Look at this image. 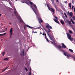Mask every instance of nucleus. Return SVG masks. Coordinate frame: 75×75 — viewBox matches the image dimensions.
<instances>
[{"label":"nucleus","mask_w":75,"mask_h":75,"mask_svg":"<svg viewBox=\"0 0 75 75\" xmlns=\"http://www.w3.org/2000/svg\"><path fill=\"white\" fill-rule=\"evenodd\" d=\"M25 26L27 27H28V28H33V27H31L28 25H26Z\"/></svg>","instance_id":"17"},{"label":"nucleus","mask_w":75,"mask_h":75,"mask_svg":"<svg viewBox=\"0 0 75 75\" xmlns=\"http://www.w3.org/2000/svg\"><path fill=\"white\" fill-rule=\"evenodd\" d=\"M49 28H50V29H52V27H51V26H50V25L49 26Z\"/></svg>","instance_id":"34"},{"label":"nucleus","mask_w":75,"mask_h":75,"mask_svg":"<svg viewBox=\"0 0 75 75\" xmlns=\"http://www.w3.org/2000/svg\"><path fill=\"white\" fill-rule=\"evenodd\" d=\"M25 70H26V71H28V69H27L26 68H25Z\"/></svg>","instance_id":"39"},{"label":"nucleus","mask_w":75,"mask_h":75,"mask_svg":"<svg viewBox=\"0 0 75 75\" xmlns=\"http://www.w3.org/2000/svg\"><path fill=\"white\" fill-rule=\"evenodd\" d=\"M24 1H25V3H26V4H28L29 2H28V1H27L25 0Z\"/></svg>","instance_id":"20"},{"label":"nucleus","mask_w":75,"mask_h":75,"mask_svg":"<svg viewBox=\"0 0 75 75\" xmlns=\"http://www.w3.org/2000/svg\"><path fill=\"white\" fill-rule=\"evenodd\" d=\"M69 7H70V8L71 9V3H69Z\"/></svg>","instance_id":"18"},{"label":"nucleus","mask_w":75,"mask_h":75,"mask_svg":"<svg viewBox=\"0 0 75 75\" xmlns=\"http://www.w3.org/2000/svg\"><path fill=\"white\" fill-rule=\"evenodd\" d=\"M21 56H22V55L21 54Z\"/></svg>","instance_id":"63"},{"label":"nucleus","mask_w":75,"mask_h":75,"mask_svg":"<svg viewBox=\"0 0 75 75\" xmlns=\"http://www.w3.org/2000/svg\"><path fill=\"white\" fill-rule=\"evenodd\" d=\"M62 48H65L67 47V46H65V45H64V43H62Z\"/></svg>","instance_id":"7"},{"label":"nucleus","mask_w":75,"mask_h":75,"mask_svg":"<svg viewBox=\"0 0 75 75\" xmlns=\"http://www.w3.org/2000/svg\"><path fill=\"white\" fill-rule=\"evenodd\" d=\"M51 44H53V42H51Z\"/></svg>","instance_id":"56"},{"label":"nucleus","mask_w":75,"mask_h":75,"mask_svg":"<svg viewBox=\"0 0 75 75\" xmlns=\"http://www.w3.org/2000/svg\"><path fill=\"white\" fill-rule=\"evenodd\" d=\"M42 35H44H44H46V34L45 33H42Z\"/></svg>","instance_id":"29"},{"label":"nucleus","mask_w":75,"mask_h":75,"mask_svg":"<svg viewBox=\"0 0 75 75\" xmlns=\"http://www.w3.org/2000/svg\"><path fill=\"white\" fill-rule=\"evenodd\" d=\"M29 3L31 4V6H34V7H35V9H36V10H37V6H36V5H35V4H33L32 2L31 1H29Z\"/></svg>","instance_id":"5"},{"label":"nucleus","mask_w":75,"mask_h":75,"mask_svg":"<svg viewBox=\"0 0 75 75\" xmlns=\"http://www.w3.org/2000/svg\"><path fill=\"white\" fill-rule=\"evenodd\" d=\"M4 54H5V52H4L2 53L3 56H4Z\"/></svg>","instance_id":"35"},{"label":"nucleus","mask_w":75,"mask_h":75,"mask_svg":"<svg viewBox=\"0 0 75 75\" xmlns=\"http://www.w3.org/2000/svg\"><path fill=\"white\" fill-rule=\"evenodd\" d=\"M48 35V36L50 37V38L51 40H52L54 42H55V40L53 39V36H52L51 35V34L50 33H47Z\"/></svg>","instance_id":"2"},{"label":"nucleus","mask_w":75,"mask_h":75,"mask_svg":"<svg viewBox=\"0 0 75 75\" xmlns=\"http://www.w3.org/2000/svg\"><path fill=\"white\" fill-rule=\"evenodd\" d=\"M32 33H37V32H32Z\"/></svg>","instance_id":"45"},{"label":"nucleus","mask_w":75,"mask_h":75,"mask_svg":"<svg viewBox=\"0 0 75 75\" xmlns=\"http://www.w3.org/2000/svg\"><path fill=\"white\" fill-rule=\"evenodd\" d=\"M74 8V6H72V8L71 9H73Z\"/></svg>","instance_id":"46"},{"label":"nucleus","mask_w":75,"mask_h":75,"mask_svg":"<svg viewBox=\"0 0 75 75\" xmlns=\"http://www.w3.org/2000/svg\"><path fill=\"white\" fill-rule=\"evenodd\" d=\"M64 14L66 18H68V16H67V15L66 14V13H64Z\"/></svg>","instance_id":"26"},{"label":"nucleus","mask_w":75,"mask_h":75,"mask_svg":"<svg viewBox=\"0 0 75 75\" xmlns=\"http://www.w3.org/2000/svg\"><path fill=\"white\" fill-rule=\"evenodd\" d=\"M1 16V14H0V16Z\"/></svg>","instance_id":"57"},{"label":"nucleus","mask_w":75,"mask_h":75,"mask_svg":"<svg viewBox=\"0 0 75 75\" xmlns=\"http://www.w3.org/2000/svg\"><path fill=\"white\" fill-rule=\"evenodd\" d=\"M56 3H58V0H56Z\"/></svg>","instance_id":"43"},{"label":"nucleus","mask_w":75,"mask_h":75,"mask_svg":"<svg viewBox=\"0 0 75 75\" xmlns=\"http://www.w3.org/2000/svg\"><path fill=\"white\" fill-rule=\"evenodd\" d=\"M67 2V1H66L64 3H66Z\"/></svg>","instance_id":"52"},{"label":"nucleus","mask_w":75,"mask_h":75,"mask_svg":"<svg viewBox=\"0 0 75 75\" xmlns=\"http://www.w3.org/2000/svg\"><path fill=\"white\" fill-rule=\"evenodd\" d=\"M45 39H47V35H45Z\"/></svg>","instance_id":"41"},{"label":"nucleus","mask_w":75,"mask_h":75,"mask_svg":"<svg viewBox=\"0 0 75 75\" xmlns=\"http://www.w3.org/2000/svg\"><path fill=\"white\" fill-rule=\"evenodd\" d=\"M7 28H6V30H7Z\"/></svg>","instance_id":"62"},{"label":"nucleus","mask_w":75,"mask_h":75,"mask_svg":"<svg viewBox=\"0 0 75 75\" xmlns=\"http://www.w3.org/2000/svg\"><path fill=\"white\" fill-rule=\"evenodd\" d=\"M54 21L56 22V23H58V24H59V22L58 21L57 19H54Z\"/></svg>","instance_id":"13"},{"label":"nucleus","mask_w":75,"mask_h":75,"mask_svg":"<svg viewBox=\"0 0 75 75\" xmlns=\"http://www.w3.org/2000/svg\"><path fill=\"white\" fill-rule=\"evenodd\" d=\"M74 11L75 12V8H74Z\"/></svg>","instance_id":"49"},{"label":"nucleus","mask_w":75,"mask_h":75,"mask_svg":"<svg viewBox=\"0 0 75 75\" xmlns=\"http://www.w3.org/2000/svg\"><path fill=\"white\" fill-rule=\"evenodd\" d=\"M8 68V67H6V68H5V69H4L3 70V72H4V71H5V70H6V69H7Z\"/></svg>","instance_id":"24"},{"label":"nucleus","mask_w":75,"mask_h":75,"mask_svg":"<svg viewBox=\"0 0 75 75\" xmlns=\"http://www.w3.org/2000/svg\"><path fill=\"white\" fill-rule=\"evenodd\" d=\"M54 17L55 18H56V19H57V20H58V18H57V16H55Z\"/></svg>","instance_id":"44"},{"label":"nucleus","mask_w":75,"mask_h":75,"mask_svg":"<svg viewBox=\"0 0 75 75\" xmlns=\"http://www.w3.org/2000/svg\"><path fill=\"white\" fill-rule=\"evenodd\" d=\"M39 23L40 24V25H41V22H40V21H39Z\"/></svg>","instance_id":"48"},{"label":"nucleus","mask_w":75,"mask_h":75,"mask_svg":"<svg viewBox=\"0 0 75 75\" xmlns=\"http://www.w3.org/2000/svg\"><path fill=\"white\" fill-rule=\"evenodd\" d=\"M22 52L23 53L22 54L23 55V56H24V50H23Z\"/></svg>","instance_id":"33"},{"label":"nucleus","mask_w":75,"mask_h":75,"mask_svg":"<svg viewBox=\"0 0 75 75\" xmlns=\"http://www.w3.org/2000/svg\"><path fill=\"white\" fill-rule=\"evenodd\" d=\"M71 57V58H74V57H74L73 56H72L71 55V57Z\"/></svg>","instance_id":"36"},{"label":"nucleus","mask_w":75,"mask_h":75,"mask_svg":"<svg viewBox=\"0 0 75 75\" xmlns=\"http://www.w3.org/2000/svg\"><path fill=\"white\" fill-rule=\"evenodd\" d=\"M36 15H37V16L38 17V20L39 21H40V22H41V23H42L43 21H42V19H41L40 18H39V17H38V14L37 13V14H36Z\"/></svg>","instance_id":"6"},{"label":"nucleus","mask_w":75,"mask_h":75,"mask_svg":"<svg viewBox=\"0 0 75 75\" xmlns=\"http://www.w3.org/2000/svg\"><path fill=\"white\" fill-rule=\"evenodd\" d=\"M72 3L73 4H74V2H72Z\"/></svg>","instance_id":"61"},{"label":"nucleus","mask_w":75,"mask_h":75,"mask_svg":"<svg viewBox=\"0 0 75 75\" xmlns=\"http://www.w3.org/2000/svg\"><path fill=\"white\" fill-rule=\"evenodd\" d=\"M67 35L68 36V37L69 39L71 40V41H73L74 40V39L71 38V35L69 34V33L67 34Z\"/></svg>","instance_id":"3"},{"label":"nucleus","mask_w":75,"mask_h":75,"mask_svg":"<svg viewBox=\"0 0 75 75\" xmlns=\"http://www.w3.org/2000/svg\"><path fill=\"white\" fill-rule=\"evenodd\" d=\"M50 25L48 23L47 24V25L46 26V28H49L50 27Z\"/></svg>","instance_id":"16"},{"label":"nucleus","mask_w":75,"mask_h":75,"mask_svg":"<svg viewBox=\"0 0 75 75\" xmlns=\"http://www.w3.org/2000/svg\"><path fill=\"white\" fill-rule=\"evenodd\" d=\"M13 35V34H10V38H11V36Z\"/></svg>","instance_id":"38"},{"label":"nucleus","mask_w":75,"mask_h":75,"mask_svg":"<svg viewBox=\"0 0 75 75\" xmlns=\"http://www.w3.org/2000/svg\"><path fill=\"white\" fill-rule=\"evenodd\" d=\"M26 63H27V60L26 59Z\"/></svg>","instance_id":"59"},{"label":"nucleus","mask_w":75,"mask_h":75,"mask_svg":"<svg viewBox=\"0 0 75 75\" xmlns=\"http://www.w3.org/2000/svg\"><path fill=\"white\" fill-rule=\"evenodd\" d=\"M68 14H69V16H70L71 17H72V16H73V14H72V12H70V13H69V11H68Z\"/></svg>","instance_id":"8"},{"label":"nucleus","mask_w":75,"mask_h":75,"mask_svg":"<svg viewBox=\"0 0 75 75\" xmlns=\"http://www.w3.org/2000/svg\"><path fill=\"white\" fill-rule=\"evenodd\" d=\"M9 23V24H11V23Z\"/></svg>","instance_id":"58"},{"label":"nucleus","mask_w":75,"mask_h":75,"mask_svg":"<svg viewBox=\"0 0 75 75\" xmlns=\"http://www.w3.org/2000/svg\"><path fill=\"white\" fill-rule=\"evenodd\" d=\"M4 60H6V61H8V58H6L4 59Z\"/></svg>","instance_id":"25"},{"label":"nucleus","mask_w":75,"mask_h":75,"mask_svg":"<svg viewBox=\"0 0 75 75\" xmlns=\"http://www.w3.org/2000/svg\"><path fill=\"white\" fill-rule=\"evenodd\" d=\"M71 21L72 23L73 24H75V22H74V21H73V20H72V19H71Z\"/></svg>","instance_id":"21"},{"label":"nucleus","mask_w":75,"mask_h":75,"mask_svg":"<svg viewBox=\"0 0 75 75\" xmlns=\"http://www.w3.org/2000/svg\"><path fill=\"white\" fill-rule=\"evenodd\" d=\"M16 1H17V0H16Z\"/></svg>","instance_id":"64"},{"label":"nucleus","mask_w":75,"mask_h":75,"mask_svg":"<svg viewBox=\"0 0 75 75\" xmlns=\"http://www.w3.org/2000/svg\"><path fill=\"white\" fill-rule=\"evenodd\" d=\"M40 34H42V33H41V32H40Z\"/></svg>","instance_id":"51"},{"label":"nucleus","mask_w":75,"mask_h":75,"mask_svg":"<svg viewBox=\"0 0 75 75\" xmlns=\"http://www.w3.org/2000/svg\"><path fill=\"white\" fill-rule=\"evenodd\" d=\"M31 67L30 68V72L29 73L28 75H31Z\"/></svg>","instance_id":"19"},{"label":"nucleus","mask_w":75,"mask_h":75,"mask_svg":"<svg viewBox=\"0 0 75 75\" xmlns=\"http://www.w3.org/2000/svg\"><path fill=\"white\" fill-rule=\"evenodd\" d=\"M51 1H54V0H50Z\"/></svg>","instance_id":"54"},{"label":"nucleus","mask_w":75,"mask_h":75,"mask_svg":"<svg viewBox=\"0 0 75 75\" xmlns=\"http://www.w3.org/2000/svg\"><path fill=\"white\" fill-rule=\"evenodd\" d=\"M48 32H49V33H50V32H51V30L49 28H48Z\"/></svg>","instance_id":"31"},{"label":"nucleus","mask_w":75,"mask_h":75,"mask_svg":"<svg viewBox=\"0 0 75 75\" xmlns=\"http://www.w3.org/2000/svg\"><path fill=\"white\" fill-rule=\"evenodd\" d=\"M71 54H67V58H69L70 57H71Z\"/></svg>","instance_id":"12"},{"label":"nucleus","mask_w":75,"mask_h":75,"mask_svg":"<svg viewBox=\"0 0 75 75\" xmlns=\"http://www.w3.org/2000/svg\"><path fill=\"white\" fill-rule=\"evenodd\" d=\"M0 36H2V34H0Z\"/></svg>","instance_id":"50"},{"label":"nucleus","mask_w":75,"mask_h":75,"mask_svg":"<svg viewBox=\"0 0 75 75\" xmlns=\"http://www.w3.org/2000/svg\"><path fill=\"white\" fill-rule=\"evenodd\" d=\"M47 6L49 10H50V9H51L52 12L53 14H54V9H53V8H51V7L50 6L49 4H47Z\"/></svg>","instance_id":"1"},{"label":"nucleus","mask_w":75,"mask_h":75,"mask_svg":"<svg viewBox=\"0 0 75 75\" xmlns=\"http://www.w3.org/2000/svg\"><path fill=\"white\" fill-rule=\"evenodd\" d=\"M46 40L47 42H50V41H49V40H48V38L46 39Z\"/></svg>","instance_id":"32"},{"label":"nucleus","mask_w":75,"mask_h":75,"mask_svg":"<svg viewBox=\"0 0 75 75\" xmlns=\"http://www.w3.org/2000/svg\"><path fill=\"white\" fill-rule=\"evenodd\" d=\"M27 0V1H30V0Z\"/></svg>","instance_id":"60"},{"label":"nucleus","mask_w":75,"mask_h":75,"mask_svg":"<svg viewBox=\"0 0 75 75\" xmlns=\"http://www.w3.org/2000/svg\"><path fill=\"white\" fill-rule=\"evenodd\" d=\"M54 44L56 45L55 46L58 48V47H59V48H61V45H59L58 46L57 45V44H56V43H54Z\"/></svg>","instance_id":"9"},{"label":"nucleus","mask_w":75,"mask_h":75,"mask_svg":"<svg viewBox=\"0 0 75 75\" xmlns=\"http://www.w3.org/2000/svg\"><path fill=\"white\" fill-rule=\"evenodd\" d=\"M33 5H31V6H30V7H31V8H32V9L33 10V11H34L35 13V14H37V12L38 13V12L37 11H38V9H37V10L36 9V10L34 8H33V6H32Z\"/></svg>","instance_id":"4"},{"label":"nucleus","mask_w":75,"mask_h":75,"mask_svg":"<svg viewBox=\"0 0 75 75\" xmlns=\"http://www.w3.org/2000/svg\"><path fill=\"white\" fill-rule=\"evenodd\" d=\"M61 51H62V52H65V53H67V52H64V50H61Z\"/></svg>","instance_id":"40"},{"label":"nucleus","mask_w":75,"mask_h":75,"mask_svg":"<svg viewBox=\"0 0 75 75\" xmlns=\"http://www.w3.org/2000/svg\"><path fill=\"white\" fill-rule=\"evenodd\" d=\"M43 29L44 30H45V31H46V32L47 33H48V31H47V30H46V29H45V28H44V27H43Z\"/></svg>","instance_id":"15"},{"label":"nucleus","mask_w":75,"mask_h":75,"mask_svg":"<svg viewBox=\"0 0 75 75\" xmlns=\"http://www.w3.org/2000/svg\"><path fill=\"white\" fill-rule=\"evenodd\" d=\"M21 3H24V1H21Z\"/></svg>","instance_id":"47"},{"label":"nucleus","mask_w":75,"mask_h":75,"mask_svg":"<svg viewBox=\"0 0 75 75\" xmlns=\"http://www.w3.org/2000/svg\"><path fill=\"white\" fill-rule=\"evenodd\" d=\"M52 2L53 5H54L56 9H57V7H56V5L55 4V3H54V1H52Z\"/></svg>","instance_id":"10"},{"label":"nucleus","mask_w":75,"mask_h":75,"mask_svg":"<svg viewBox=\"0 0 75 75\" xmlns=\"http://www.w3.org/2000/svg\"><path fill=\"white\" fill-rule=\"evenodd\" d=\"M74 60L75 61V57H74Z\"/></svg>","instance_id":"55"},{"label":"nucleus","mask_w":75,"mask_h":75,"mask_svg":"<svg viewBox=\"0 0 75 75\" xmlns=\"http://www.w3.org/2000/svg\"><path fill=\"white\" fill-rule=\"evenodd\" d=\"M12 32H13V28H11L10 30L9 33H10V34H13V33H12Z\"/></svg>","instance_id":"11"},{"label":"nucleus","mask_w":75,"mask_h":75,"mask_svg":"<svg viewBox=\"0 0 75 75\" xmlns=\"http://www.w3.org/2000/svg\"><path fill=\"white\" fill-rule=\"evenodd\" d=\"M66 53H65H65H64V55H65V56H67V55L68 54H67Z\"/></svg>","instance_id":"23"},{"label":"nucleus","mask_w":75,"mask_h":75,"mask_svg":"<svg viewBox=\"0 0 75 75\" xmlns=\"http://www.w3.org/2000/svg\"><path fill=\"white\" fill-rule=\"evenodd\" d=\"M14 14H15V15H16V14H17V11H15L14 12Z\"/></svg>","instance_id":"28"},{"label":"nucleus","mask_w":75,"mask_h":75,"mask_svg":"<svg viewBox=\"0 0 75 75\" xmlns=\"http://www.w3.org/2000/svg\"><path fill=\"white\" fill-rule=\"evenodd\" d=\"M69 51H70V52H73V50L71 49H69Z\"/></svg>","instance_id":"22"},{"label":"nucleus","mask_w":75,"mask_h":75,"mask_svg":"<svg viewBox=\"0 0 75 75\" xmlns=\"http://www.w3.org/2000/svg\"><path fill=\"white\" fill-rule=\"evenodd\" d=\"M6 34V33H4V34H2V36H3V35H5Z\"/></svg>","instance_id":"42"},{"label":"nucleus","mask_w":75,"mask_h":75,"mask_svg":"<svg viewBox=\"0 0 75 75\" xmlns=\"http://www.w3.org/2000/svg\"><path fill=\"white\" fill-rule=\"evenodd\" d=\"M68 23H69V24H71V22H70V21H68Z\"/></svg>","instance_id":"37"},{"label":"nucleus","mask_w":75,"mask_h":75,"mask_svg":"<svg viewBox=\"0 0 75 75\" xmlns=\"http://www.w3.org/2000/svg\"><path fill=\"white\" fill-rule=\"evenodd\" d=\"M69 33L70 34H72V31L71 30H69Z\"/></svg>","instance_id":"30"},{"label":"nucleus","mask_w":75,"mask_h":75,"mask_svg":"<svg viewBox=\"0 0 75 75\" xmlns=\"http://www.w3.org/2000/svg\"><path fill=\"white\" fill-rule=\"evenodd\" d=\"M73 20H75V16H74L73 17Z\"/></svg>","instance_id":"27"},{"label":"nucleus","mask_w":75,"mask_h":75,"mask_svg":"<svg viewBox=\"0 0 75 75\" xmlns=\"http://www.w3.org/2000/svg\"><path fill=\"white\" fill-rule=\"evenodd\" d=\"M9 3L10 4H11V3L10 2H9Z\"/></svg>","instance_id":"53"},{"label":"nucleus","mask_w":75,"mask_h":75,"mask_svg":"<svg viewBox=\"0 0 75 75\" xmlns=\"http://www.w3.org/2000/svg\"><path fill=\"white\" fill-rule=\"evenodd\" d=\"M60 22L61 23V24H62V25H64V21H62V20H61L60 21Z\"/></svg>","instance_id":"14"}]
</instances>
